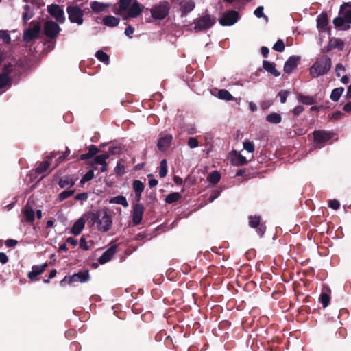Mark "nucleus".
<instances>
[{
    "label": "nucleus",
    "mask_w": 351,
    "mask_h": 351,
    "mask_svg": "<svg viewBox=\"0 0 351 351\" xmlns=\"http://www.w3.org/2000/svg\"><path fill=\"white\" fill-rule=\"evenodd\" d=\"M94 176V172L93 171L90 170L88 171L81 179L80 182L84 184L93 178Z\"/></svg>",
    "instance_id": "obj_46"
},
{
    "label": "nucleus",
    "mask_w": 351,
    "mask_h": 351,
    "mask_svg": "<svg viewBox=\"0 0 351 351\" xmlns=\"http://www.w3.org/2000/svg\"><path fill=\"white\" fill-rule=\"evenodd\" d=\"M254 14L258 18H261V17L263 16H264V14H263V6L258 7L254 10Z\"/></svg>",
    "instance_id": "obj_53"
},
{
    "label": "nucleus",
    "mask_w": 351,
    "mask_h": 351,
    "mask_svg": "<svg viewBox=\"0 0 351 351\" xmlns=\"http://www.w3.org/2000/svg\"><path fill=\"white\" fill-rule=\"evenodd\" d=\"M266 120L271 123H279L282 119L281 116L278 113H271L267 116Z\"/></svg>",
    "instance_id": "obj_32"
},
{
    "label": "nucleus",
    "mask_w": 351,
    "mask_h": 351,
    "mask_svg": "<svg viewBox=\"0 0 351 351\" xmlns=\"http://www.w3.org/2000/svg\"><path fill=\"white\" fill-rule=\"evenodd\" d=\"M273 49L278 51L282 52L285 49V44L284 42L282 40H278L274 45Z\"/></svg>",
    "instance_id": "obj_44"
},
{
    "label": "nucleus",
    "mask_w": 351,
    "mask_h": 351,
    "mask_svg": "<svg viewBox=\"0 0 351 351\" xmlns=\"http://www.w3.org/2000/svg\"><path fill=\"white\" fill-rule=\"evenodd\" d=\"M280 97V100L281 103H285L287 100V92H280L278 94Z\"/></svg>",
    "instance_id": "obj_59"
},
{
    "label": "nucleus",
    "mask_w": 351,
    "mask_h": 351,
    "mask_svg": "<svg viewBox=\"0 0 351 351\" xmlns=\"http://www.w3.org/2000/svg\"><path fill=\"white\" fill-rule=\"evenodd\" d=\"M331 68V60L326 56L318 59L310 68V74L317 77L326 74Z\"/></svg>",
    "instance_id": "obj_3"
},
{
    "label": "nucleus",
    "mask_w": 351,
    "mask_h": 351,
    "mask_svg": "<svg viewBox=\"0 0 351 351\" xmlns=\"http://www.w3.org/2000/svg\"><path fill=\"white\" fill-rule=\"evenodd\" d=\"M335 27H342L345 23L351 24V3H344L341 5L339 16L334 19Z\"/></svg>",
    "instance_id": "obj_4"
},
{
    "label": "nucleus",
    "mask_w": 351,
    "mask_h": 351,
    "mask_svg": "<svg viewBox=\"0 0 351 351\" xmlns=\"http://www.w3.org/2000/svg\"><path fill=\"white\" fill-rule=\"evenodd\" d=\"M109 158V155L107 154H103L97 155L95 157L94 163L97 165H103L106 162V160Z\"/></svg>",
    "instance_id": "obj_35"
},
{
    "label": "nucleus",
    "mask_w": 351,
    "mask_h": 351,
    "mask_svg": "<svg viewBox=\"0 0 351 351\" xmlns=\"http://www.w3.org/2000/svg\"><path fill=\"white\" fill-rule=\"evenodd\" d=\"M333 43L335 47H337L339 49H342L344 47L343 42L340 39H335Z\"/></svg>",
    "instance_id": "obj_57"
},
{
    "label": "nucleus",
    "mask_w": 351,
    "mask_h": 351,
    "mask_svg": "<svg viewBox=\"0 0 351 351\" xmlns=\"http://www.w3.org/2000/svg\"><path fill=\"white\" fill-rule=\"evenodd\" d=\"M169 5L167 1H161L151 9V14L155 19H164L169 12Z\"/></svg>",
    "instance_id": "obj_6"
},
{
    "label": "nucleus",
    "mask_w": 351,
    "mask_h": 351,
    "mask_svg": "<svg viewBox=\"0 0 351 351\" xmlns=\"http://www.w3.org/2000/svg\"><path fill=\"white\" fill-rule=\"evenodd\" d=\"M320 302L323 304V306L325 308L326 307L330 302V296L326 292H322L319 297Z\"/></svg>",
    "instance_id": "obj_40"
},
{
    "label": "nucleus",
    "mask_w": 351,
    "mask_h": 351,
    "mask_svg": "<svg viewBox=\"0 0 351 351\" xmlns=\"http://www.w3.org/2000/svg\"><path fill=\"white\" fill-rule=\"evenodd\" d=\"M239 19V15L237 11L230 10L221 14L219 22L223 26H230L234 25Z\"/></svg>",
    "instance_id": "obj_7"
},
{
    "label": "nucleus",
    "mask_w": 351,
    "mask_h": 351,
    "mask_svg": "<svg viewBox=\"0 0 351 351\" xmlns=\"http://www.w3.org/2000/svg\"><path fill=\"white\" fill-rule=\"evenodd\" d=\"M181 198V195L179 193H172L168 195L166 197V202L172 204L178 201Z\"/></svg>",
    "instance_id": "obj_34"
},
{
    "label": "nucleus",
    "mask_w": 351,
    "mask_h": 351,
    "mask_svg": "<svg viewBox=\"0 0 351 351\" xmlns=\"http://www.w3.org/2000/svg\"><path fill=\"white\" fill-rule=\"evenodd\" d=\"M66 11L69 14V19L71 23H75L77 25L83 23L84 12L77 6H68Z\"/></svg>",
    "instance_id": "obj_8"
},
{
    "label": "nucleus",
    "mask_w": 351,
    "mask_h": 351,
    "mask_svg": "<svg viewBox=\"0 0 351 351\" xmlns=\"http://www.w3.org/2000/svg\"><path fill=\"white\" fill-rule=\"evenodd\" d=\"M243 148L250 153H252L254 151V145L253 143L246 141L243 142Z\"/></svg>",
    "instance_id": "obj_47"
},
{
    "label": "nucleus",
    "mask_w": 351,
    "mask_h": 351,
    "mask_svg": "<svg viewBox=\"0 0 351 351\" xmlns=\"http://www.w3.org/2000/svg\"><path fill=\"white\" fill-rule=\"evenodd\" d=\"M87 213L82 215L80 219H78L75 223L73 226L71 232L75 235H78L81 233L82 230L84 228V225L86 223V221H87L86 219Z\"/></svg>",
    "instance_id": "obj_14"
},
{
    "label": "nucleus",
    "mask_w": 351,
    "mask_h": 351,
    "mask_svg": "<svg viewBox=\"0 0 351 351\" xmlns=\"http://www.w3.org/2000/svg\"><path fill=\"white\" fill-rule=\"evenodd\" d=\"M298 99L300 102L306 105H312L315 103V100L312 97L300 95Z\"/></svg>",
    "instance_id": "obj_38"
},
{
    "label": "nucleus",
    "mask_w": 351,
    "mask_h": 351,
    "mask_svg": "<svg viewBox=\"0 0 351 351\" xmlns=\"http://www.w3.org/2000/svg\"><path fill=\"white\" fill-rule=\"evenodd\" d=\"M218 97L221 99L230 101L233 99L232 95L226 90L222 89L218 92Z\"/></svg>",
    "instance_id": "obj_33"
},
{
    "label": "nucleus",
    "mask_w": 351,
    "mask_h": 351,
    "mask_svg": "<svg viewBox=\"0 0 351 351\" xmlns=\"http://www.w3.org/2000/svg\"><path fill=\"white\" fill-rule=\"evenodd\" d=\"M23 214L27 221L32 222L34 220L35 213L34 206L31 204L29 201H28L23 209Z\"/></svg>",
    "instance_id": "obj_20"
},
{
    "label": "nucleus",
    "mask_w": 351,
    "mask_h": 351,
    "mask_svg": "<svg viewBox=\"0 0 351 351\" xmlns=\"http://www.w3.org/2000/svg\"><path fill=\"white\" fill-rule=\"evenodd\" d=\"M89 279L90 276L88 271L78 272L71 277V282H85L89 280Z\"/></svg>",
    "instance_id": "obj_19"
},
{
    "label": "nucleus",
    "mask_w": 351,
    "mask_h": 351,
    "mask_svg": "<svg viewBox=\"0 0 351 351\" xmlns=\"http://www.w3.org/2000/svg\"><path fill=\"white\" fill-rule=\"evenodd\" d=\"M60 28L59 25L53 21H47L44 26L45 34L47 36L53 38L56 36Z\"/></svg>",
    "instance_id": "obj_11"
},
{
    "label": "nucleus",
    "mask_w": 351,
    "mask_h": 351,
    "mask_svg": "<svg viewBox=\"0 0 351 351\" xmlns=\"http://www.w3.org/2000/svg\"><path fill=\"white\" fill-rule=\"evenodd\" d=\"M99 152L97 147L95 145H90L88 149V155L91 156L93 157L94 155H95Z\"/></svg>",
    "instance_id": "obj_55"
},
{
    "label": "nucleus",
    "mask_w": 351,
    "mask_h": 351,
    "mask_svg": "<svg viewBox=\"0 0 351 351\" xmlns=\"http://www.w3.org/2000/svg\"><path fill=\"white\" fill-rule=\"evenodd\" d=\"M108 7V4L93 1L90 4L91 9L95 12H100L105 10Z\"/></svg>",
    "instance_id": "obj_28"
},
{
    "label": "nucleus",
    "mask_w": 351,
    "mask_h": 351,
    "mask_svg": "<svg viewBox=\"0 0 351 351\" xmlns=\"http://www.w3.org/2000/svg\"><path fill=\"white\" fill-rule=\"evenodd\" d=\"M116 252V247L112 246L109 247L99 258V263L100 264H104L111 260L112 256L114 255Z\"/></svg>",
    "instance_id": "obj_18"
},
{
    "label": "nucleus",
    "mask_w": 351,
    "mask_h": 351,
    "mask_svg": "<svg viewBox=\"0 0 351 351\" xmlns=\"http://www.w3.org/2000/svg\"><path fill=\"white\" fill-rule=\"evenodd\" d=\"M134 32V29L130 26V25H128L126 29H125V34L128 36V37H131L132 34H133Z\"/></svg>",
    "instance_id": "obj_58"
},
{
    "label": "nucleus",
    "mask_w": 351,
    "mask_h": 351,
    "mask_svg": "<svg viewBox=\"0 0 351 351\" xmlns=\"http://www.w3.org/2000/svg\"><path fill=\"white\" fill-rule=\"evenodd\" d=\"M75 180L71 176L63 177L59 181V186L61 188L71 187L74 185Z\"/></svg>",
    "instance_id": "obj_24"
},
{
    "label": "nucleus",
    "mask_w": 351,
    "mask_h": 351,
    "mask_svg": "<svg viewBox=\"0 0 351 351\" xmlns=\"http://www.w3.org/2000/svg\"><path fill=\"white\" fill-rule=\"evenodd\" d=\"M215 18L209 14L204 15L194 21L195 32L203 31L211 27L215 23Z\"/></svg>",
    "instance_id": "obj_5"
},
{
    "label": "nucleus",
    "mask_w": 351,
    "mask_h": 351,
    "mask_svg": "<svg viewBox=\"0 0 351 351\" xmlns=\"http://www.w3.org/2000/svg\"><path fill=\"white\" fill-rule=\"evenodd\" d=\"M66 243L71 245L72 246H75L77 244V240L72 237H69L66 240Z\"/></svg>",
    "instance_id": "obj_62"
},
{
    "label": "nucleus",
    "mask_w": 351,
    "mask_h": 351,
    "mask_svg": "<svg viewBox=\"0 0 351 351\" xmlns=\"http://www.w3.org/2000/svg\"><path fill=\"white\" fill-rule=\"evenodd\" d=\"M80 247L81 249L84 250H88L90 248L88 242L86 241V237L84 236L82 237L80 241Z\"/></svg>",
    "instance_id": "obj_50"
},
{
    "label": "nucleus",
    "mask_w": 351,
    "mask_h": 351,
    "mask_svg": "<svg viewBox=\"0 0 351 351\" xmlns=\"http://www.w3.org/2000/svg\"><path fill=\"white\" fill-rule=\"evenodd\" d=\"M110 204H116L122 205L123 207H128L129 204L126 198L123 195H117L109 199Z\"/></svg>",
    "instance_id": "obj_27"
},
{
    "label": "nucleus",
    "mask_w": 351,
    "mask_h": 351,
    "mask_svg": "<svg viewBox=\"0 0 351 351\" xmlns=\"http://www.w3.org/2000/svg\"><path fill=\"white\" fill-rule=\"evenodd\" d=\"M133 189L136 195L139 197L144 190V185L141 181L136 180L133 182Z\"/></svg>",
    "instance_id": "obj_29"
},
{
    "label": "nucleus",
    "mask_w": 351,
    "mask_h": 351,
    "mask_svg": "<svg viewBox=\"0 0 351 351\" xmlns=\"http://www.w3.org/2000/svg\"><path fill=\"white\" fill-rule=\"evenodd\" d=\"M8 258L5 253L0 252V262L5 264L8 262Z\"/></svg>",
    "instance_id": "obj_61"
},
{
    "label": "nucleus",
    "mask_w": 351,
    "mask_h": 351,
    "mask_svg": "<svg viewBox=\"0 0 351 351\" xmlns=\"http://www.w3.org/2000/svg\"><path fill=\"white\" fill-rule=\"evenodd\" d=\"M231 160L232 163L237 166L245 165L248 162L246 158L237 151H232L231 152Z\"/></svg>",
    "instance_id": "obj_16"
},
{
    "label": "nucleus",
    "mask_w": 351,
    "mask_h": 351,
    "mask_svg": "<svg viewBox=\"0 0 351 351\" xmlns=\"http://www.w3.org/2000/svg\"><path fill=\"white\" fill-rule=\"evenodd\" d=\"M343 91L344 88L342 87L335 88L331 93L330 99L334 101H338Z\"/></svg>",
    "instance_id": "obj_31"
},
{
    "label": "nucleus",
    "mask_w": 351,
    "mask_h": 351,
    "mask_svg": "<svg viewBox=\"0 0 351 351\" xmlns=\"http://www.w3.org/2000/svg\"><path fill=\"white\" fill-rule=\"evenodd\" d=\"M328 205L331 208L334 210L338 209L340 206L339 202L336 199L330 200L328 202Z\"/></svg>",
    "instance_id": "obj_52"
},
{
    "label": "nucleus",
    "mask_w": 351,
    "mask_h": 351,
    "mask_svg": "<svg viewBox=\"0 0 351 351\" xmlns=\"http://www.w3.org/2000/svg\"><path fill=\"white\" fill-rule=\"evenodd\" d=\"M328 16L325 13L321 14L317 19V26L320 31L325 32L327 29Z\"/></svg>",
    "instance_id": "obj_22"
},
{
    "label": "nucleus",
    "mask_w": 351,
    "mask_h": 351,
    "mask_svg": "<svg viewBox=\"0 0 351 351\" xmlns=\"http://www.w3.org/2000/svg\"><path fill=\"white\" fill-rule=\"evenodd\" d=\"M144 207L140 204H136L133 208L132 222L134 225H138L143 218Z\"/></svg>",
    "instance_id": "obj_13"
},
{
    "label": "nucleus",
    "mask_w": 351,
    "mask_h": 351,
    "mask_svg": "<svg viewBox=\"0 0 351 351\" xmlns=\"http://www.w3.org/2000/svg\"><path fill=\"white\" fill-rule=\"evenodd\" d=\"M195 8V3L193 1H184L180 3V9L184 14H187Z\"/></svg>",
    "instance_id": "obj_26"
},
{
    "label": "nucleus",
    "mask_w": 351,
    "mask_h": 351,
    "mask_svg": "<svg viewBox=\"0 0 351 351\" xmlns=\"http://www.w3.org/2000/svg\"><path fill=\"white\" fill-rule=\"evenodd\" d=\"M261 221V217L259 216H250L249 217V224L252 228L257 227Z\"/></svg>",
    "instance_id": "obj_39"
},
{
    "label": "nucleus",
    "mask_w": 351,
    "mask_h": 351,
    "mask_svg": "<svg viewBox=\"0 0 351 351\" xmlns=\"http://www.w3.org/2000/svg\"><path fill=\"white\" fill-rule=\"evenodd\" d=\"M167 173V162L165 159H163L160 162V169H159V176L161 178H164L166 176Z\"/></svg>",
    "instance_id": "obj_36"
},
{
    "label": "nucleus",
    "mask_w": 351,
    "mask_h": 351,
    "mask_svg": "<svg viewBox=\"0 0 351 351\" xmlns=\"http://www.w3.org/2000/svg\"><path fill=\"white\" fill-rule=\"evenodd\" d=\"M75 199L80 201L86 200L88 199V194L86 193H79L75 197Z\"/></svg>",
    "instance_id": "obj_56"
},
{
    "label": "nucleus",
    "mask_w": 351,
    "mask_h": 351,
    "mask_svg": "<svg viewBox=\"0 0 351 351\" xmlns=\"http://www.w3.org/2000/svg\"><path fill=\"white\" fill-rule=\"evenodd\" d=\"M47 11L59 23H63L65 21L64 10L60 5L51 4L47 7Z\"/></svg>",
    "instance_id": "obj_10"
},
{
    "label": "nucleus",
    "mask_w": 351,
    "mask_h": 351,
    "mask_svg": "<svg viewBox=\"0 0 351 351\" xmlns=\"http://www.w3.org/2000/svg\"><path fill=\"white\" fill-rule=\"evenodd\" d=\"M103 23L108 27H114L119 23V19L113 16H106L102 19Z\"/></svg>",
    "instance_id": "obj_23"
},
{
    "label": "nucleus",
    "mask_w": 351,
    "mask_h": 351,
    "mask_svg": "<svg viewBox=\"0 0 351 351\" xmlns=\"http://www.w3.org/2000/svg\"><path fill=\"white\" fill-rule=\"evenodd\" d=\"M198 145H199V143H198V141L197 140V138H195L194 137L189 138V139L188 141V145L190 147V148H191V149L195 148L198 146Z\"/></svg>",
    "instance_id": "obj_51"
},
{
    "label": "nucleus",
    "mask_w": 351,
    "mask_h": 351,
    "mask_svg": "<svg viewBox=\"0 0 351 351\" xmlns=\"http://www.w3.org/2000/svg\"><path fill=\"white\" fill-rule=\"evenodd\" d=\"M17 244V241L14 239H8L5 242V245L8 247H14Z\"/></svg>",
    "instance_id": "obj_63"
},
{
    "label": "nucleus",
    "mask_w": 351,
    "mask_h": 351,
    "mask_svg": "<svg viewBox=\"0 0 351 351\" xmlns=\"http://www.w3.org/2000/svg\"><path fill=\"white\" fill-rule=\"evenodd\" d=\"M263 68L269 73H271L276 77L280 75V72L276 69L275 64L268 61H263Z\"/></svg>",
    "instance_id": "obj_25"
},
{
    "label": "nucleus",
    "mask_w": 351,
    "mask_h": 351,
    "mask_svg": "<svg viewBox=\"0 0 351 351\" xmlns=\"http://www.w3.org/2000/svg\"><path fill=\"white\" fill-rule=\"evenodd\" d=\"M344 71H345V68L341 64H338L336 65L335 72H336V75L337 77H340L341 73L343 72Z\"/></svg>",
    "instance_id": "obj_54"
},
{
    "label": "nucleus",
    "mask_w": 351,
    "mask_h": 351,
    "mask_svg": "<svg viewBox=\"0 0 351 351\" xmlns=\"http://www.w3.org/2000/svg\"><path fill=\"white\" fill-rule=\"evenodd\" d=\"M47 266V265L46 263L41 265L33 266L32 271L28 274L29 278L32 281L36 280L37 276L41 274L45 271Z\"/></svg>",
    "instance_id": "obj_17"
},
{
    "label": "nucleus",
    "mask_w": 351,
    "mask_h": 351,
    "mask_svg": "<svg viewBox=\"0 0 351 351\" xmlns=\"http://www.w3.org/2000/svg\"><path fill=\"white\" fill-rule=\"evenodd\" d=\"M220 178V173L217 171H214L208 176L207 180L212 184H217L219 182Z\"/></svg>",
    "instance_id": "obj_30"
},
{
    "label": "nucleus",
    "mask_w": 351,
    "mask_h": 351,
    "mask_svg": "<svg viewBox=\"0 0 351 351\" xmlns=\"http://www.w3.org/2000/svg\"><path fill=\"white\" fill-rule=\"evenodd\" d=\"M88 224L92 226L96 224L97 229L100 232H107L112 226V220L108 208H104L96 213H88L86 216Z\"/></svg>",
    "instance_id": "obj_2"
},
{
    "label": "nucleus",
    "mask_w": 351,
    "mask_h": 351,
    "mask_svg": "<svg viewBox=\"0 0 351 351\" xmlns=\"http://www.w3.org/2000/svg\"><path fill=\"white\" fill-rule=\"evenodd\" d=\"M49 167V162L48 161H45L43 162H42L39 167H37L36 169V171L38 173H41L43 172H44L45 171H46Z\"/></svg>",
    "instance_id": "obj_49"
},
{
    "label": "nucleus",
    "mask_w": 351,
    "mask_h": 351,
    "mask_svg": "<svg viewBox=\"0 0 351 351\" xmlns=\"http://www.w3.org/2000/svg\"><path fill=\"white\" fill-rule=\"evenodd\" d=\"M313 136L315 143L322 145L332 138V134L330 132L325 131H315L313 132Z\"/></svg>",
    "instance_id": "obj_12"
},
{
    "label": "nucleus",
    "mask_w": 351,
    "mask_h": 351,
    "mask_svg": "<svg viewBox=\"0 0 351 351\" xmlns=\"http://www.w3.org/2000/svg\"><path fill=\"white\" fill-rule=\"evenodd\" d=\"M74 193V191H65L62 193H60L58 195V199L60 201L64 200L65 199L69 198V197L72 196Z\"/></svg>",
    "instance_id": "obj_42"
},
{
    "label": "nucleus",
    "mask_w": 351,
    "mask_h": 351,
    "mask_svg": "<svg viewBox=\"0 0 351 351\" xmlns=\"http://www.w3.org/2000/svg\"><path fill=\"white\" fill-rule=\"evenodd\" d=\"M304 110V108L302 106H298L296 107H295L293 109V113L295 114V115H298L300 114L302 111Z\"/></svg>",
    "instance_id": "obj_60"
},
{
    "label": "nucleus",
    "mask_w": 351,
    "mask_h": 351,
    "mask_svg": "<svg viewBox=\"0 0 351 351\" xmlns=\"http://www.w3.org/2000/svg\"><path fill=\"white\" fill-rule=\"evenodd\" d=\"M143 8V5L136 0H119L113 11L115 14L123 16V19H127L138 16Z\"/></svg>",
    "instance_id": "obj_1"
},
{
    "label": "nucleus",
    "mask_w": 351,
    "mask_h": 351,
    "mask_svg": "<svg viewBox=\"0 0 351 351\" xmlns=\"http://www.w3.org/2000/svg\"><path fill=\"white\" fill-rule=\"evenodd\" d=\"M172 139L171 135H165L160 137L158 143V148L162 151L166 150L170 145Z\"/></svg>",
    "instance_id": "obj_21"
},
{
    "label": "nucleus",
    "mask_w": 351,
    "mask_h": 351,
    "mask_svg": "<svg viewBox=\"0 0 351 351\" xmlns=\"http://www.w3.org/2000/svg\"><path fill=\"white\" fill-rule=\"evenodd\" d=\"M343 110L348 112H351V101L345 104L343 106Z\"/></svg>",
    "instance_id": "obj_64"
},
{
    "label": "nucleus",
    "mask_w": 351,
    "mask_h": 351,
    "mask_svg": "<svg viewBox=\"0 0 351 351\" xmlns=\"http://www.w3.org/2000/svg\"><path fill=\"white\" fill-rule=\"evenodd\" d=\"M24 8H25V12L23 14V19L24 21H27L33 16V14L30 11L28 5L25 6Z\"/></svg>",
    "instance_id": "obj_45"
},
{
    "label": "nucleus",
    "mask_w": 351,
    "mask_h": 351,
    "mask_svg": "<svg viewBox=\"0 0 351 351\" xmlns=\"http://www.w3.org/2000/svg\"><path fill=\"white\" fill-rule=\"evenodd\" d=\"M114 173L119 176H121L125 173V167L121 162H117L114 168Z\"/></svg>",
    "instance_id": "obj_41"
},
{
    "label": "nucleus",
    "mask_w": 351,
    "mask_h": 351,
    "mask_svg": "<svg viewBox=\"0 0 351 351\" xmlns=\"http://www.w3.org/2000/svg\"><path fill=\"white\" fill-rule=\"evenodd\" d=\"M97 58L100 60L101 62H103L106 63V64L109 62V56L104 51H98L95 54Z\"/></svg>",
    "instance_id": "obj_37"
},
{
    "label": "nucleus",
    "mask_w": 351,
    "mask_h": 351,
    "mask_svg": "<svg viewBox=\"0 0 351 351\" xmlns=\"http://www.w3.org/2000/svg\"><path fill=\"white\" fill-rule=\"evenodd\" d=\"M10 83V78L7 74H0V88Z\"/></svg>",
    "instance_id": "obj_43"
},
{
    "label": "nucleus",
    "mask_w": 351,
    "mask_h": 351,
    "mask_svg": "<svg viewBox=\"0 0 351 351\" xmlns=\"http://www.w3.org/2000/svg\"><path fill=\"white\" fill-rule=\"evenodd\" d=\"M0 38L6 43H9L11 40L8 32L5 30H0Z\"/></svg>",
    "instance_id": "obj_48"
},
{
    "label": "nucleus",
    "mask_w": 351,
    "mask_h": 351,
    "mask_svg": "<svg viewBox=\"0 0 351 351\" xmlns=\"http://www.w3.org/2000/svg\"><path fill=\"white\" fill-rule=\"evenodd\" d=\"M300 58L297 56L290 57L285 62L284 66V71L287 73H290L293 70L296 68L299 62Z\"/></svg>",
    "instance_id": "obj_15"
},
{
    "label": "nucleus",
    "mask_w": 351,
    "mask_h": 351,
    "mask_svg": "<svg viewBox=\"0 0 351 351\" xmlns=\"http://www.w3.org/2000/svg\"><path fill=\"white\" fill-rule=\"evenodd\" d=\"M40 31V25L38 21H34L31 22L27 29L24 32L23 39L25 41L29 42L38 36Z\"/></svg>",
    "instance_id": "obj_9"
}]
</instances>
